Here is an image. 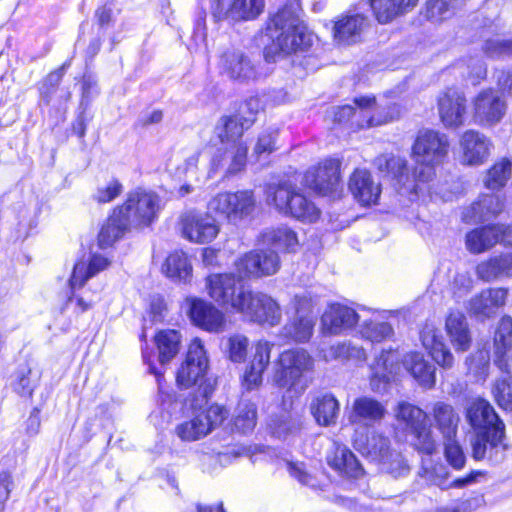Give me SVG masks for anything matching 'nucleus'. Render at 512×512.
I'll use <instances>...</instances> for the list:
<instances>
[{
	"label": "nucleus",
	"mask_w": 512,
	"mask_h": 512,
	"mask_svg": "<svg viewBox=\"0 0 512 512\" xmlns=\"http://www.w3.org/2000/svg\"><path fill=\"white\" fill-rule=\"evenodd\" d=\"M208 370V357L202 341L198 338L189 345L185 362L177 372L176 381L179 386L188 388L198 384Z\"/></svg>",
	"instance_id": "dca6fc26"
},
{
	"label": "nucleus",
	"mask_w": 512,
	"mask_h": 512,
	"mask_svg": "<svg viewBox=\"0 0 512 512\" xmlns=\"http://www.w3.org/2000/svg\"><path fill=\"white\" fill-rule=\"evenodd\" d=\"M469 373L477 381H484L488 376L489 356L487 352L479 351L467 359Z\"/></svg>",
	"instance_id": "680f3d73"
},
{
	"label": "nucleus",
	"mask_w": 512,
	"mask_h": 512,
	"mask_svg": "<svg viewBox=\"0 0 512 512\" xmlns=\"http://www.w3.org/2000/svg\"><path fill=\"white\" fill-rule=\"evenodd\" d=\"M353 445L363 456L380 464H387L392 456L390 439L377 431H373L366 439L354 438Z\"/></svg>",
	"instance_id": "c85d7f7f"
},
{
	"label": "nucleus",
	"mask_w": 512,
	"mask_h": 512,
	"mask_svg": "<svg viewBox=\"0 0 512 512\" xmlns=\"http://www.w3.org/2000/svg\"><path fill=\"white\" fill-rule=\"evenodd\" d=\"M257 421V407L253 402L242 400L239 402L234 415V427L242 433L254 429Z\"/></svg>",
	"instance_id": "603ef678"
},
{
	"label": "nucleus",
	"mask_w": 512,
	"mask_h": 512,
	"mask_svg": "<svg viewBox=\"0 0 512 512\" xmlns=\"http://www.w3.org/2000/svg\"><path fill=\"white\" fill-rule=\"evenodd\" d=\"M403 366L414 380L423 388L431 389L436 383V368L419 352H411L404 356Z\"/></svg>",
	"instance_id": "2f4dec72"
},
{
	"label": "nucleus",
	"mask_w": 512,
	"mask_h": 512,
	"mask_svg": "<svg viewBox=\"0 0 512 512\" xmlns=\"http://www.w3.org/2000/svg\"><path fill=\"white\" fill-rule=\"evenodd\" d=\"M340 182V161L326 159L310 168L303 176L302 184L320 195H327L337 189Z\"/></svg>",
	"instance_id": "a211bd4d"
},
{
	"label": "nucleus",
	"mask_w": 512,
	"mask_h": 512,
	"mask_svg": "<svg viewBox=\"0 0 512 512\" xmlns=\"http://www.w3.org/2000/svg\"><path fill=\"white\" fill-rule=\"evenodd\" d=\"M161 364L170 362L179 352L181 335L176 330H162L155 336Z\"/></svg>",
	"instance_id": "09e8293b"
},
{
	"label": "nucleus",
	"mask_w": 512,
	"mask_h": 512,
	"mask_svg": "<svg viewBox=\"0 0 512 512\" xmlns=\"http://www.w3.org/2000/svg\"><path fill=\"white\" fill-rule=\"evenodd\" d=\"M466 419L477 432H496V429L505 431V424L495 412L494 407L485 399L472 400L466 408Z\"/></svg>",
	"instance_id": "aec40b11"
},
{
	"label": "nucleus",
	"mask_w": 512,
	"mask_h": 512,
	"mask_svg": "<svg viewBox=\"0 0 512 512\" xmlns=\"http://www.w3.org/2000/svg\"><path fill=\"white\" fill-rule=\"evenodd\" d=\"M369 27V19L356 8L342 15L334 24V38L341 44L360 41L362 33Z\"/></svg>",
	"instance_id": "a878e982"
},
{
	"label": "nucleus",
	"mask_w": 512,
	"mask_h": 512,
	"mask_svg": "<svg viewBox=\"0 0 512 512\" xmlns=\"http://www.w3.org/2000/svg\"><path fill=\"white\" fill-rule=\"evenodd\" d=\"M264 244L278 251H293L298 245L296 233L287 226L267 229L262 234Z\"/></svg>",
	"instance_id": "de8ad7c7"
},
{
	"label": "nucleus",
	"mask_w": 512,
	"mask_h": 512,
	"mask_svg": "<svg viewBox=\"0 0 512 512\" xmlns=\"http://www.w3.org/2000/svg\"><path fill=\"white\" fill-rule=\"evenodd\" d=\"M188 314L198 327L209 332H221L225 328V316L213 304L199 298H187Z\"/></svg>",
	"instance_id": "4be33fe9"
},
{
	"label": "nucleus",
	"mask_w": 512,
	"mask_h": 512,
	"mask_svg": "<svg viewBox=\"0 0 512 512\" xmlns=\"http://www.w3.org/2000/svg\"><path fill=\"white\" fill-rule=\"evenodd\" d=\"M362 336L371 342H381L393 334V329L386 322H366L361 329Z\"/></svg>",
	"instance_id": "052dcab7"
},
{
	"label": "nucleus",
	"mask_w": 512,
	"mask_h": 512,
	"mask_svg": "<svg viewBox=\"0 0 512 512\" xmlns=\"http://www.w3.org/2000/svg\"><path fill=\"white\" fill-rule=\"evenodd\" d=\"M430 415L442 439L449 440L457 436L460 417L451 404L444 401L433 403Z\"/></svg>",
	"instance_id": "7c9ffc66"
},
{
	"label": "nucleus",
	"mask_w": 512,
	"mask_h": 512,
	"mask_svg": "<svg viewBox=\"0 0 512 512\" xmlns=\"http://www.w3.org/2000/svg\"><path fill=\"white\" fill-rule=\"evenodd\" d=\"M484 51L489 57L512 54V40L489 39L485 43Z\"/></svg>",
	"instance_id": "774afa93"
},
{
	"label": "nucleus",
	"mask_w": 512,
	"mask_h": 512,
	"mask_svg": "<svg viewBox=\"0 0 512 512\" xmlns=\"http://www.w3.org/2000/svg\"><path fill=\"white\" fill-rule=\"evenodd\" d=\"M264 5V0H234L226 14L232 20H251L262 13Z\"/></svg>",
	"instance_id": "3c124183"
},
{
	"label": "nucleus",
	"mask_w": 512,
	"mask_h": 512,
	"mask_svg": "<svg viewBox=\"0 0 512 512\" xmlns=\"http://www.w3.org/2000/svg\"><path fill=\"white\" fill-rule=\"evenodd\" d=\"M396 359L395 353L388 351H382L379 358L376 359V363L373 366V374L371 378V385L373 389H378L376 381L379 383H388L394 373L393 361Z\"/></svg>",
	"instance_id": "864d4df0"
},
{
	"label": "nucleus",
	"mask_w": 512,
	"mask_h": 512,
	"mask_svg": "<svg viewBox=\"0 0 512 512\" xmlns=\"http://www.w3.org/2000/svg\"><path fill=\"white\" fill-rule=\"evenodd\" d=\"M223 147L217 149L212 157L211 165L214 171L223 170L225 176H233L243 171L247 162V145L241 137H221L215 133Z\"/></svg>",
	"instance_id": "9d476101"
},
{
	"label": "nucleus",
	"mask_w": 512,
	"mask_h": 512,
	"mask_svg": "<svg viewBox=\"0 0 512 512\" xmlns=\"http://www.w3.org/2000/svg\"><path fill=\"white\" fill-rule=\"evenodd\" d=\"M507 293L503 288L483 290L471 299L470 312L481 319L493 316L498 308L505 304Z\"/></svg>",
	"instance_id": "473e14b6"
},
{
	"label": "nucleus",
	"mask_w": 512,
	"mask_h": 512,
	"mask_svg": "<svg viewBox=\"0 0 512 512\" xmlns=\"http://www.w3.org/2000/svg\"><path fill=\"white\" fill-rule=\"evenodd\" d=\"M394 416L415 450L426 455L436 452L437 441L431 425L427 423V413L424 410L410 402L401 401L394 408Z\"/></svg>",
	"instance_id": "20e7f679"
},
{
	"label": "nucleus",
	"mask_w": 512,
	"mask_h": 512,
	"mask_svg": "<svg viewBox=\"0 0 512 512\" xmlns=\"http://www.w3.org/2000/svg\"><path fill=\"white\" fill-rule=\"evenodd\" d=\"M110 263L107 257L98 253L92 254L88 263L77 262L69 280L70 287L72 289L81 288L91 277L107 269Z\"/></svg>",
	"instance_id": "58836bf2"
},
{
	"label": "nucleus",
	"mask_w": 512,
	"mask_h": 512,
	"mask_svg": "<svg viewBox=\"0 0 512 512\" xmlns=\"http://www.w3.org/2000/svg\"><path fill=\"white\" fill-rule=\"evenodd\" d=\"M491 142L484 134L467 130L460 139L461 161L465 165L478 166L489 157Z\"/></svg>",
	"instance_id": "bb28decb"
},
{
	"label": "nucleus",
	"mask_w": 512,
	"mask_h": 512,
	"mask_svg": "<svg viewBox=\"0 0 512 512\" xmlns=\"http://www.w3.org/2000/svg\"><path fill=\"white\" fill-rule=\"evenodd\" d=\"M280 261L274 250H258L245 254L236 262V269L241 276H268L276 273Z\"/></svg>",
	"instance_id": "6ab92c4d"
},
{
	"label": "nucleus",
	"mask_w": 512,
	"mask_h": 512,
	"mask_svg": "<svg viewBox=\"0 0 512 512\" xmlns=\"http://www.w3.org/2000/svg\"><path fill=\"white\" fill-rule=\"evenodd\" d=\"M326 461L329 467L350 478H359L364 469L355 454L345 445L334 443L328 451Z\"/></svg>",
	"instance_id": "cd10ccee"
},
{
	"label": "nucleus",
	"mask_w": 512,
	"mask_h": 512,
	"mask_svg": "<svg viewBox=\"0 0 512 512\" xmlns=\"http://www.w3.org/2000/svg\"><path fill=\"white\" fill-rule=\"evenodd\" d=\"M268 203L285 215L298 220L315 222L320 215L319 209L313 202L296 190L289 182L270 185L267 190Z\"/></svg>",
	"instance_id": "39448f33"
},
{
	"label": "nucleus",
	"mask_w": 512,
	"mask_h": 512,
	"mask_svg": "<svg viewBox=\"0 0 512 512\" xmlns=\"http://www.w3.org/2000/svg\"><path fill=\"white\" fill-rule=\"evenodd\" d=\"M273 344L268 341H258L255 345V352L250 367L254 370L264 372L270 363V354Z\"/></svg>",
	"instance_id": "e2e57ef3"
},
{
	"label": "nucleus",
	"mask_w": 512,
	"mask_h": 512,
	"mask_svg": "<svg viewBox=\"0 0 512 512\" xmlns=\"http://www.w3.org/2000/svg\"><path fill=\"white\" fill-rule=\"evenodd\" d=\"M477 276L490 282L501 277L512 276V252L500 254L482 261L476 267Z\"/></svg>",
	"instance_id": "ea45409f"
},
{
	"label": "nucleus",
	"mask_w": 512,
	"mask_h": 512,
	"mask_svg": "<svg viewBox=\"0 0 512 512\" xmlns=\"http://www.w3.org/2000/svg\"><path fill=\"white\" fill-rule=\"evenodd\" d=\"M255 204L256 200L251 190H240L234 193L221 192L214 195L209 200L207 208L209 212L237 225L253 213Z\"/></svg>",
	"instance_id": "0eeeda50"
},
{
	"label": "nucleus",
	"mask_w": 512,
	"mask_h": 512,
	"mask_svg": "<svg viewBox=\"0 0 512 512\" xmlns=\"http://www.w3.org/2000/svg\"><path fill=\"white\" fill-rule=\"evenodd\" d=\"M493 397L498 406L506 411H512V378L498 379L492 389Z\"/></svg>",
	"instance_id": "13d9d810"
},
{
	"label": "nucleus",
	"mask_w": 512,
	"mask_h": 512,
	"mask_svg": "<svg viewBox=\"0 0 512 512\" xmlns=\"http://www.w3.org/2000/svg\"><path fill=\"white\" fill-rule=\"evenodd\" d=\"M220 74L227 78L247 83L257 80L262 74L259 67L243 51L228 48L223 51L218 60Z\"/></svg>",
	"instance_id": "4468645a"
},
{
	"label": "nucleus",
	"mask_w": 512,
	"mask_h": 512,
	"mask_svg": "<svg viewBox=\"0 0 512 512\" xmlns=\"http://www.w3.org/2000/svg\"><path fill=\"white\" fill-rule=\"evenodd\" d=\"M233 273H215L206 277L205 287L209 297L224 308L238 312L249 288L245 287L241 278Z\"/></svg>",
	"instance_id": "423d86ee"
},
{
	"label": "nucleus",
	"mask_w": 512,
	"mask_h": 512,
	"mask_svg": "<svg viewBox=\"0 0 512 512\" xmlns=\"http://www.w3.org/2000/svg\"><path fill=\"white\" fill-rule=\"evenodd\" d=\"M438 110L442 123L447 128H457L464 123L466 99L455 88L447 89L438 100Z\"/></svg>",
	"instance_id": "393cba45"
},
{
	"label": "nucleus",
	"mask_w": 512,
	"mask_h": 512,
	"mask_svg": "<svg viewBox=\"0 0 512 512\" xmlns=\"http://www.w3.org/2000/svg\"><path fill=\"white\" fill-rule=\"evenodd\" d=\"M465 0H428L425 17L432 22H439L452 17L464 5Z\"/></svg>",
	"instance_id": "8fccbe9b"
},
{
	"label": "nucleus",
	"mask_w": 512,
	"mask_h": 512,
	"mask_svg": "<svg viewBox=\"0 0 512 512\" xmlns=\"http://www.w3.org/2000/svg\"><path fill=\"white\" fill-rule=\"evenodd\" d=\"M359 316L356 311L341 303H331L321 316V330L325 335H340L357 324Z\"/></svg>",
	"instance_id": "412c9836"
},
{
	"label": "nucleus",
	"mask_w": 512,
	"mask_h": 512,
	"mask_svg": "<svg viewBox=\"0 0 512 512\" xmlns=\"http://www.w3.org/2000/svg\"><path fill=\"white\" fill-rule=\"evenodd\" d=\"M473 120L476 124L491 127L506 114L507 103L503 93L496 89H484L472 101Z\"/></svg>",
	"instance_id": "f8f14e48"
},
{
	"label": "nucleus",
	"mask_w": 512,
	"mask_h": 512,
	"mask_svg": "<svg viewBox=\"0 0 512 512\" xmlns=\"http://www.w3.org/2000/svg\"><path fill=\"white\" fill-rule=\"evenodd\" d=\"M503 225H491L477 228L466 235V247L473 254L482 253L501 241Z\"/></svg>",
	"instance_id": "4c0bfd02"
},
{
	"label": "nucleus",
	"mask_w": 512,
	"mask_h": 512,
	"mask_svg": "<svg viewBox=\"0 0 512 512\" xmlns=\"http://www.w3.org/2000/svg\"><path fill=\"white\" fill-rule=\"evenodd\" d=\"M249 340L242 334H235L225 341V352L234 363L244 362L247 356Z\"/></svg>",
	"instance_id": "6e6d98bb"
},
{
	"label": "nucleus",
	"mask_w": 512,
	"mask_h": 512,
	"mask_svg": "<svg viewBox=\"0 0 512 512\" xmlns=\"http://www.w3.org/2000/svg\"><path fill=\"white\" fill-rule=\"evenodd\" d=\"M385 413L386 409L382 403L374 398L362 396L354 400L348 419L353 424L372 425L381 421Z\"/></svg>",
	"instance_id": "72a5a7b5"
},
{
	"label": "nucleus",
	"mask_w": 512,
	"mask_h": 512,
	"mask_svg": "<svg viewBox=\"0 0 512 512\" xmlns=\"http://www.w3.org/2000/svg\"><path fill=\"white\" fill-rule=\"evenodd\" d=\"M418 0H370L369 5L374 11L377 21L386 24L408 8L416 6Z\"/></svg>",
	"instance_id": "c03bdc74"
},
{
	"label": "nucleus",
	"mask_w": 512,
	"mask_h": 512,
	"mask_svg": "<svg viewBox=\"0 0 512 512\" xmlns=\"http://www.w3.org/2000/svg\"><path fill=\"white\" fill-rule=\"evenodd\" d=\"M122 191L123 185L117 179H112L105 185L99 186L92 197L98 203H109L116 199Z\"/></svg>",
	"instance_id": "0e129e2a"
},
{
	"label": "nucleus",
	"mask_w": 512,
	"mask_h": 512,
	"mask_svg": "<svg viewBox=\"0 0 512 512\" xmlns=\"http://www.w3.org/2000/svg\"><path fill=\"white\" fill-rule=\"evenodd\" d=\"M354 103L359 109V112H356V109L351 105L337 107L333 112L334 122L343 124L353 117L356 119L353 121L352 125H355L359 129H364L380 126L394 119L393 115L379 116L376 113L370 115L371 110H374L376 107V99L374 96L355 98Z\"/></svg>",
	"instance_id": "9b49d317"
},
{
	"label": "nucleus",
	"mask_w": 512,
	"mask_h": 512,
	"mask_svg": "<svg viewBox=\"0 0 512 512\" xmlns=\"http://www.w3.org/2000/svg\"><path fill=\"white\" fill-rule=\"evenodd\" d=\"M314 369L313 357L303 348L284 350L276 361L274 384L292 396H300L310 381L306 374Z\"/></svg>",
	"instance_id": "7ed1b4c3"
},
{
	"label": "nucleus",
	"mask_w": 512,
	"mask_h": 512,
	"mask_svg": "<svg viewBox=\"0 0 512 512\" xmlns=\"http://www.w3.org/2000/svg\"><path fill=\"white\" fill-rule=\"evenodd\" d=\"M310 410L319 425L329 426L336 422L340 404L332 394L326 393L313 399Z\"/></svg>",
	"instance_id": "37998d69"
},
{
	"label": "nucleus",
	"mask_w": 512,
	"mask_h": 512,
	"mask_svg": "<svg viewBox=\"0 0 512 512\" xmlns=\"http://www.w3.org/2000/svg\"><path fill=\"white\" fill-rule=\"evenodd\" d=\"M445 330L450 343L457 351H467L472 342L466 316L460 311H450L445 321Z\"/></svg>",
	"instance_id": "c9c22d12"
},
{
	"label": "nucleus",
	"mask_w": 512,
	"mask_h": 512,
	"mask_svg": "<svg viewBox=\"0 0 512 512\" xmlns=\"http://www.w3.org/2000/svg\"><path fill=\"white\" fill-rule=\"evenodd\" d=\"M315 327V318L311 314H301L289 319L282 327L280 335L284 339L295 342L305 343L310 340Z\"/></svg>",
	"instance_id": "a19ab883"
},
{
	"label": "nucleus",
	"mask_w": 512,
	"mask_h": 512,
	"mask_svg": "<svg viewBox=\"0 0 512 512\" xmlns=\"http://www.w3.org/2000/svg\"><path fill=\"white\" fill-rule=\"evenodd\" d=\"M181 230L184 238L189 241L205 244L217 237L220 228L210 214L188 211L181 216Z\"/></svg>",
	"instance_id": "f3484780"
},
{
	"label": "nucleus",
	"mask_w": 512,
	"mask_h": 512,
	"mask_svg": "<svg viewBox=\"0 0 512 512\" xmlns=\"http://www.w3.org/2000/svg\"><path fill=\"white\" fill-rule=\"evenodd\" d=\"M298 10V2L291 0L271 18L267 31L273 44L265 50L267 61L271 51L291 54L306 51L312 45V34L300 20Z\"/></svg>",
	"instance_id": "f03ea898"
},
{
	"label": "nucleus",
	"mask_w": 512,
	"mask_h": 512,
	"mask_svg": "<svg viewBox=\"0 0 512 512\" xmlns=\"http://www.w3.org/2000/svg\"><path fill=\"white\" fill-rule=\"evenodd\" d=\"M449 141L445 134L433 130L420 131L412 147L415 167L410 175L407 161L394 155H380L374 164L381 172H386L395 180L394 186L401 194L414 201L426 192L430 193L429 183L435 176V167L448 155Z\"/></svg>",
	"instance_id": "f257e3e1"
},
{
	"label": "nucleus",
	"mask_w": 512,
	"mask_h": 512,
	"mask_svg": "<svg viewBox=\"0 0 512 512\" xmlns=\"http://www.w3.org/2000/svg\"><path fill=\"white\" fill-rule=\"evenodd\" d=\"M239 313L258 324L276 326L280 323L282 312L279 304L269 295L248 289Z\"/></svg>",
	"instance_id": "ddd939ff"
},
{
	"label": "nucleus",
	"mask_w": 512,
	"mask_h": 512,
	"mask_svg": "<svg viewBox=\"0 0 512 512\" xmlns=\"http://www.w3.org/2000/svg\"><path fill=\"white\" fill-rule=\"evenodd\" d=\"M443 444L444 455L450 466L456 470L462 469L466 463V457L456 437L449 440L443 439Z\"/></svg>",
	"instance_id": "bf43d9fd"
},
{
	"label": "nucleus",
	"mask_w": 512,
	"mask_h": 512,
	"mask_svg": "<svg viewBox=\"0 0 512 512\" xmlns=\"http://www.w3.org/2000/svg\"><path fill=\"white\" fill-rule=\"evenodd\" d=\"M494 364L507 374L512 369V317L503 316L496 328L493 339Z\"/></svg>",
	"instance_id": "b1692460"
},
{
	"label": "nucleus",
	"mask_w": 512,
	"mask_h": 512,
	"mask_svg": "<svg viewBox=\"0 0 512 512\" xmlns=\"http://www.w3.org/2000/svg\"><path fill=\"white\" fill-rule=\"evenodd\" d=\"M505 431L496 429V432H477L471 437L470 444L472 457L479 461L487 459L491 462H498L506 450L504 444Z\"/></svg>",
	"instance_id": "5701e85b"
},
{
	"label": "nucleus",
	"mask_w": 512,
	"mask_h": 512,
	"mask_svg": "<svg viewBox=\"0 0 512 512\" xmlns=\"http://www.w3.org/2000/svg\"><path fill=\"white\" fill-rule=\"evenodd\" d=\"M65 73V65L49 73L39 84L40 102L49 105Z\"/></svg>",
	"instance_id": "4d7b16f0"
},
{
	"label": "nucleus",
	"mask_w": 512,
	"mask_h": 512,
	"mask_svg": "<svg viewBox=\"0 0 512 512\" xmlns=\"http://www.w3.org/2000/svg\"><path fill=\"white\" fill-rule=\"evenodd\" d=\"M512 173V162L508 159H502L495 163L487 172L485 185L488 189L498 190L505 186Z\"/></svg>",
	"instance_id": "5fc2aeb1"
},
{
	"label": "nucleus",
	"mask_w": 512,
	"mask_h": 512,
	"mask_svg": "<svg viewBox=\"0 0 512 512\" xmlns=\"http://www.w3.org/2000/svg\"><path fill=\"white\" fill-rule=\"evenodd\" d=\"M423 346L429 351L433 360L445 369L454 364V357L451 351L442 341L440 332L432 325H426L420 333Z\"/></svg>",
	"instance_id": "f704fd0d"
},
{
	"label": "nucleus",
	"mask_w": 512,
	"mask_h": 512,
	"mask_svg": "<svg viewBox=\"0 0 512 512\" xmlns=\"http://www.w3.org/2000/svg\"><path fill=\"white\" fill-rule=\"evenodd\" d=\"M349 190L362 205L375 204L380 196V184L366 169H356L349 180Z\"/></svg>",
	"instance_id": "c756f323"
},
{
	"label": "nucleus",
	"mask_w": 512,
	"mask_h": 512,
	"mask_svg": "<svg viewBox=\"0 0 512 512\" xmlns=\"http://www.w3.org/2000/svg\"><path fill=\"white\" fill-rule=\"evenodd\" d=\"M129 228L127 220L123 217V209L114 208L98 234V246L101 249L112 246Z\"/></svg>",
	"instance_id": "79ce46f5"
},
{
	"label": "nucleus",
	"mask_w": 512,
	"mask_h": 512,
	"mask_svg": "<svg viewBox=\"0 0 512 512\" xmlns=\"http://www.w3.org/2000/svg\"><path fill=\"white\" fill-rule=\"evenodd\" d=\"M277 137V131L274 129H266L263 132H261L258 136L254 152L258 156H261L262 154H269L273 152L275 147V141Z\"/></svg>",
	"instance_id": "338daca9"
},
{
	"label": "nucleus",
	"mask_w": 512,
	"mask_h": 512,
	"mask_svg": "<svg viewBox=\"0 0 512 512\" xmlns=\"http://www.w3.org/2000/svg\"><path fill=\"white\" fill-rule=\"evenodd\" d=\"M504 207L502 198L497 194H486L466 208L462 217L466 222L486 221L490 217L499 214Z\"/></svg>",
	"instance_id": "e433bc0d"
},
{
	"label": "nucleus",
	"mask_w": 512,
	"mask_h": 512,
	"mask_svg": "<svg viewBox=\"0 0 512 512\" xmlns=\"http://www.w3.org/2000/svg\"><path fill=\"white\" fill-rule=\"evenodd\" d=\"M473 288V279L467 272L457 273L451 284L453 297L457 300L466 296Z\"/></svg>",
	"instance_id": "69168bd1"
},
{
	"label": "nucleus",
	"mask_w": 512,
	"mask_h": 512,
	"mask_svg": "<svg viewBox=\"0 0 512 512\" xmlns=\"http://www.w3.org/2000/svg\"><path fill=\"white\" fill-rule=\"evenodd\" d=\"M261 109L260 99L256 96L249 97L239 107L237 114L223 116L215 126L214 133L221 137H242L245 130L249 129L256 120V115Z\"/></svg>",
	"instance_id": "2eb2a0df"
},
{
	"label": "nucleus",
	"mask_w": 512,
	"mask_h": 512,
	"mask_svg": "<svg viewBox=\"0 0 512 512\" xmlns=\"http://www.w3.org/2000/svg\"><path fill=\"white\" fill-rule=\"evenodd\" d=\"M165 275L179 282H187L192 276V266L187 255L182 251H174L162 266Z\"/></svg>",
	"instance_id": "49530a36"
},
{
	"label": "nucleus",
	"mask_w": 512,
	"mask_h": 512,
	"mask_svg": "<svg viewBox=\"0 0 512 512\" xmlns=\"http://www.w3.org/2000/svg\"><path fill=\"white\" fill-rule=\"evenodd\" d=\"M123 209V217L129 226H148L157 217L160 198L152 192L137 188L127 194L125 202L116 207Z\"/></svg>",
	"instance_id": "1a4fd4ad"
},
{
	"label": "nucleus",
	"mask_w": 512,
	"mask_h": 512,
	"mask_svg": "<svg viewBox=\"0 0 512 512\" xmlns=\"http://www.w3.org/2000/svg\"><path fill=\"white\" fill-rule=\"evenodd\" d=\"M228 417V411L219 405H211L193 414L175 427V434L187 442L197 441L211 433Z\"/></svg>",
	"instance_id": "6e6552de"
},
{
	"label": "nucleus",
	"mask_w": 512,
	"mask_h": 512,
	"mask_svg": "<svg viewBox=\"0 0 512 512\" xmlns=\"http://www.w3.org/2000/svg\"><path fill=\"white\" fill-rule=\"evenodd\" d=\"M272 434L279 439H288L297 435L303 427V417L296 411L280 414L269 424Z\"/></svg>",
	"instance_id": "a18cd8bd"
}]
</instances>
